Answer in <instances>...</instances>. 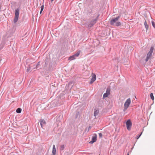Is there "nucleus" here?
Wrapping results in <instances>:
<instances>
[{
  "label": "nucleus",
  "mask_w": 155,
  "mask_h": 155,
  "mask_svg": "<svg viewBox=\"0 0 155 155\" xmlns=\"http://www.w3.org/2000/svg\"><path fill=\"white\" fill-rule=\"evenodd\" d=\"M131 103V99L130 98H129L126 100L124 103V108L123 111L125 112L127 109L129 107Z\"/></svg>",
  "instance_id": "nucleus-1"
},
{
  "label": "nucleus",
  "mask_w": 155,
  "mask_h": 155,
  "mask_svg": "<svg viewBox=\"0 0 155 155\" xmlns=\"http://www.w3.org/2000/svg\"><path fill=\"white\" fill-rule=\"evenodd\" d=\"M153 50V47H151L149 51L147 54V57L145 59V61L146 62L148 60L151 58Z\"/></svg>",
  "instance_id": "nucleus-2"
},
{
  "label": "nucleus",
  "mask_w": 155,
  "mask_h": 155,
  "mask_svg": "<svg viewBox=\"0 0 155 155\" xmlns=\"http://www.w3.org/2000/svg\"><path fill=\"white\" fill-rule=\"evenodd\" d=\"M81 53V51H78L74 55L70 56L68 60L69 61H72L75 59L76 58L78 57Z\"/></svg>",
  "instance_id": "nucleus-3"
},
{
  "label": "nucleus",
  "mask_w": 155,
  "mask_h": 155,
  "mask_svg": "<svg viewBox=\"0 0 155 155\" xmlns=\"http://www.w3.org/2000/svg\"><path fill=\"white\" fill-rule=\"evenodd\" d=\"M118 20H111L110 23L111 25L116 26H119L121 24L118 21Z\"/></svg>",
  "instance_id": "nucleus-4"
},
{
  "label": "nucleus",
  "mask_w": 155,
  "mask_h": 155,
  "mask_svg": "<svg viewBox=\"0 0 155 155\" xmlns=\"http://www.w3.org/2000/svg\"><path fill=\"white\" fill-rule=\"evenodd\" d=\"M96 20H91V21L89 22L88 24H86V26L88 27H91L96 23Z\"/></svg>",
  "instance_id": "nucleus-5"
},
{
  "label": "nucleus",
  "mask_w": 155,
  "mask_h": 155,
  "mask_svg": "<svg viewBox=\"0 0 155 155\" xmlns=\"http://www.w3.org/2000/svg\"><path fill=\"white\" fill-rule=\"evenodd\" d=\"M126 124L127 129L128 130H130L132 126V123L130 120L127 121Z\"/></svg>",
  "instance_id": "nucleus-6"
},
{
  "label": "nucleus",
  "mask_w": 155,
  "mask_h": 155,
  "mask_svg": "<svg viewBox=\"0 0 155 155\" xmlns=\"http://www.w3.org/2000/svg\"><path fill=\"white\" fill-rule=\"evenodd\" d=\"M91 76L92 78L91 79L90 82V84H92L96 80V76L95 74L92 73L91 74Z\"/></svg>",
  "instance_id": "nucleus-7"
},
{
  "label": "nucleus",
  "mask_w": 155,
  "mask_h": 155,
  "mask_svg": "<svg viewBox=\"0 0 155 155\" xmlns=\"http://www.w3.org/2000/svg\"><path fill=\"white\" fill-rule=\"evenodd\" d=\"M110 88H107L106 91V92L103 95V97H107L110 94Z\"/></svg>",
  "instance_id": "nucleus-8"
},
{
  "label": "nucleus",
  "mask_w": 155,
  "mask_h": 155,
  "mask_svg": "<svg viewBox=\"0 0 155 155\" xmlns=\"http://www.w3.org/2000/svg\"><path fill=\"white\" fill-rule=\"evenodd\" d=\"M15 17L14 19H18V15L19 14V10L17 9L15 10Z\"/></svg>",
  "instance_id": "nucleus-9"
},
{
  "label": "nucleus",
  "mask_w": 155,
  "mask_h": 155,
  "mask_svg": "<svg viewBox=\"0 0 155 155\" xmlns=\"http://www.w3.org/2000/svg\"><path fill=\"white\" fill-rule=\"evenodd\" d=\"M97 140V136L95 135V136H93L92 138V140L90 142V143H93L94 142L96 141Z\"/></svg>",
  "instance_id": "nucleus-10"
},
{
  "label": "nucleus",
  "mask_w": 155,
  "mask_h": 155,
  "mask_svg": "<svg viewBox=\"0 0 155 155\" xmlns=\"http://www.w3.org/2000/svg\"><path fill=\"white\" fill-rule=\"evenodd\" d=\"M40 122L42 128H43V126H44L46 124L45 121L43 119H41L40 120Z\"/></svg>",
  "instance_id": "nucleus-11"
},
{
  "label": "nucleus",
  "mask_w": 155,
  "mask_h": 155,
  "mask_svg": "<svg viewBox=\"0 0 155 155\" xmlns=\"http://www.w3.org/2000/svg\"><path fill=\"white\" fill-rule=\"evenodd\" d=\"M56 153V150L55 148V147L54 145H53V149L52 153V154L54 155H55Z\"/></svg>",
  "instance_id": "nucleus-12"
},
{
  "label": "nucleus",
  "mask_w": 155,
  "mask_h": 155,
  "mask_svg": "<svg viewBox=\"0 0 155 155\" xmlns=\"http://www.w3.org/2000/svg\"><path fill=\"white\" fill-rule=\"evenodd\" d=\"M99 112V110H95L94 111V115L95 117H96L98 114Z\"/></svg>",
  "instance_id": "nucleus-13"
},
{
  "label": "nucleus",
  "mask_w": 155,
  "mask_h": 155,
  "mask_svg": "<svg viewBox=\"0 0 155 155\" xmlns=\"http://www.w3.org/2000/svg\"><path fill=\"white\" fill-rule=\"evenodd\" d=\"M144 24L145 27V28L146 29V30H148V29L149 26L147 24V22L146 21H145L144 23Z\"/></svg>",
  "instance_id": "nucleus-14"
},
{
  "label": "nucleus",
  "mask_w": 155,
  "mask_h": 155,
  "mask_svg": "<svg viewBox=\"0 0 155 155\" xmlns=\"http://www.w3.org/2000/svg\"><path fill=\"white\" fill-rule=\"evenodd\" d=\"M21 111V109L20 108H18L16 110V112L18 113H20Z\"/></svg>",
  "instance_id": "nucleus-15"
},
{
  "label": "nucleus",
  "mask_w": 155,
  "mask_h": 155,
  "mask_svg": "<svg viewBox=\"0 0 155 155\" xmlns=\"http://www.w3.org/2000/svg\"><path fill=\"white\" fill-rule=\"evenodd\" d=\"M150 97H151V98L152 100H153L154 99V97L153 95V94L152 93H151L150 94Z\"/></svg>",
  "instance_id": "nucleus-16"
},
{
  "label": "nucleus",
  "mask_w": 155,
  "mask_h": 155,
  "mask_svg": "<svg viewBox=\"0 0 155 155\" xmlns=\"http://www.w3.org/2000/svg\"><path fill=\"white\" fill-rule=\"evenodd\" d=\"M151 22L153 27L155 29V21H152Z\"/></svg>",
  "instance_id": "nucleus-17"
},
{
  "label": "nucleus",
  "mask_w": 155,
  "mask_h": 155,
  "mask_svg": "<svg viewBox=\"0 0 155 155\" xmlns=\"http://www.w3.org/2000/svg\"><path fill=\"white\" fill-rule=\"evenodd\" d=\"M64 148V145H62L61 146L60 150H63Z\"/></svg>",
  "instance_id": "nucleus-18"
},
{
  "label": "nucleus",
  "mask_w": 155,
  "mask_h": 155,
  "mask_svg": "<svg viewBox=\"0 0 155 155\" xmlns=\"http://www.w3.org/2000/svg\"><path fill=\"white\" fill-rule=\"evenodd\" d=\"M99 135L100 137H102V134L101 133H99Z\"/></svg>",
  "instance_id": "nucleus-19"
},
{
  "label": "nucleus",
  "mask_w": 155,
  "mask_h": 155,
  "mask_svg": "<svg viewBox=\"0 0 155 155\" xmlns=\"http://www.w3.org/2000/svg\"><path fill=\"white\" fill-rule=\"evenodd\" d=\"M142 134V132H141V134L140 135H139L138 136H137L136 137L137 139H138L140 137L141 135Z\"/></svg>",
  "instance_id": "nucleus-20"
},
{
  "label": "nucleus",
  "mask_w": 155,
  "mask_h": 155,
  "mask_svg": "<svg viewBox=\"0 0 155 155\" xmlns=\"http://www.w3.org/2000/svg\"><path fill=\"white\" fill-rule=\"evenodd\" d=\"M43 9V6H41V12H40V13H41V12L42 11Z\"/></svg>",
  "instance_id": "nucleus-21"
},
{
  "label": "nucleus",
  "mask_w": 155,
  "mask_h": 155,
  "mask_svg": "<svg viewBox=\"0 0 155 155\" xmlns=\"http://www.w3.org/2000/svg\"><path fill=\"white\" fill-rule=\"evenodd\" d=\"M18 20H14L13 22L14 23H15Z\"/></svg>",
  "instance_id": "nucleus-22"
},
{
  "label": "nucleus",
  "mask_w": 155,
  "mask_h": 155,
  "mask_svg": "<svg viewBox=\"0 0 155 155\" xmlns=\"http://www.w3.org/2000/svg\"><path fill=\"white\" fill-rule=\"evenodd\" d=\"M30 67H29V68H28L27 69V72L29 71V70H30Z\"/></svg>",
  "instance_id": "nucleus-23"
},
{
  "label": "nucleus",
  "mask_w": 155,
  "mask_h": 155,
  "mask_svg": "<svg viewBox=\"0 0 155 155\" xmlns=\"http://www.w3.org/2000/svg\"><path fill=\"white\" fill-rule=\"evenodd\" d=\"M39 63V62L37 64L36 66V67H35L34 68H37L38 67H37V66L38 65V64Z\"/></svg>",
  "instance_id": "nucleus-24"
},
{
  "label": "nucleus",
  "mask_w": 155,
  "mask_h": 155,
  "mask_svg": "<svg viewBox=\"0 0 155 155\" xmlns=\"http://www.w3.org/2000/svg\"><path fill=\"white\" fill-rule=\"evenodd\" d=\"M119 18H120L118 16L117 18L116 17L114 19L117 20V19H119Z\"/></svg>",
  "instance_id": "nucleus-25"
},
{
  "label": "nucleus",
  "mask_w": 155,
  "mask_h": 155,
  "mask_svg": "<svg viewBox=\"0 0 155 155\" xmlns=\"http://www.w3.org/2000/svg\"><path fill=\"white\" fill-rule=\"evenodd\" d=\"M91 128V126H89L88 127V129L89 130Z\"/></svg>",
  "instance_id": "nucleus-26"
},
{
  "label": "nucleus",
  "mask_w": 155,
  "mask_h": 155,
  "mask_svg": "<svg viewBox=\"0 0 155 155\" xmlns=\"http://www.w3.org/2000/svg\"><path fill=\"white\" fill-rule=\"evenodd\" d=\"M54 0H51V2H53V1H54Z\"/></svg>",
  "instance_id": "nucleus-27"
},
{
  "label": "nucleus",
  "mask_w": 155,
  "mask_h": 155,
  "mask_svg": "<svg viewBox=\"0 0 155 155\" xmlns=\"http://www.w3.org/2000/svg\"><path fill=\"white\" fill-rule=\"evenodd\" d=\"M127 155H129V154H128H128H127Z\"/></svg>",
  "instance_id": "nucleus-28"
},
{
  "label": "nucleus",
  "mask_w": 155,
  "mask_h": 155,
  "mask_svg": "<svg viewBox=\"0 0 155 155\" xmlns=\"http://www.w3.org/2000/svg\"><path fill=\"white\" fill-rule=\"evenodd\" d=\"M52 155H54L53 154Z\"/></svg>",
  "instance_id": "nucleus-29"
}]
</instances>
